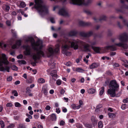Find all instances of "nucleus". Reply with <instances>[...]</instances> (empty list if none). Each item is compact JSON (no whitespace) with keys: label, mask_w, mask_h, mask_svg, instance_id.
Returning a JSON list of instances; mask_svg holds the SVG:
<instances>
[{"label":"nucleus","mask_w":128,"mask_h":128,"mask_svg":"<svg viewBox=\"0 0 128 128\" xmlns=\"http://www.w3.org/2000/svg\"><path fill=\"white\" fill-rule=\"evenodd\" d=\"M18 128H25L23 124H20L19 125Z\"/></svg>","instance_id":"obj_45"},{"label":"nucleus","mask_w":128,"mask_h":128,"mask_svg":"<svg viewBox=\"0 0 128 128\" xmlns=\"http://www.w3.org/2000/svg\"><path fill=\"white\" fill-rule=\"evenodd\" d=\"M23 56L22 55L20 54L18 56H17V58L18 59H19L20 58H22Z\"/></svg>","instance_id":"obj_59"},{"label":"nucleus","mask_w":128,"mask_h":128,"mask_svg":"<svg viewBox=\"0 0 128 128\" xmlns=\"http://www.w3.org/2000/svg\"><path fill=\"white\" fill-rule=\"evenodd\" d=\"M12 79V78L11 76H9L7 78V80L8 81H11Z\"/></svg>","instance_id":"obj_48"},{"label":"nucleus","mask_w":128,"mask_h":128,"mask_svg":"<svg viewBox=\"0 0 128 128\" xmlns=\"http://www.w3.org/2000/svg\"><path fill=\"white\" fill-rule=\"evenodd\" d=\"M106 19V16H101L99 20H98L96 18H94V19L96 22H98L99 21H101V20H105Z\"/></svg>","instance_id":"obj_20"},{"label":"nucleus","mask_w":128,"mask_h":128,"mask_svg":"<svg viewBox=\"0 0 128 128\" xmlns=\"http://www.w3.org/2000/svg\"><path fill=\"white\" fill-rule=\"evenodd\" d=\"M56 84L58 86L60 85L61 84V80L59 79L57 80L56 81Z\"/></svg>","instance_id":"obj_43"},{"label":"nucleus","mask_w":128,"mask_h":128,"mask_svg":"<svg viewBox=\"0 0 128 128\" xmlns=\"http://www.w3.org/2000/svg\"><path fill=\"white\" fill-rule=\"evenodd\" d=\"M6 24L8 26H10L11 25V22L9 20H7L6 22Z\"/></svg>","instance_id":"obj_52"},{"label":"nucleus","mask_w":128,"mask_h":128,"mask_svg":"<svg viewBox=\"0 0 128 128\" xmlns=\"http://www.w3.org/2000/svg\"><path fill=\"white\" fill-rule=\"evenodd\" d=\"M15 126L14 124H10L8 127H9V128H13Z\"/></svg>","instance_id":"obj_54"},{"label":"nucleus","mask_w":128,"mask_h":128,"mask_svg":"<svg viewBox=\"0 0 128 128\" xmlns=\"http://www.w3.org/2000/svg\"><path fill=\"white\" fill-rule=\"evenodd\" d=\"M2 56H0V70L1 71H4L6 70L8 72H10V67L7 66H5L4 67L2 66L3 64L6 65H8L9 62L7 60V58L6 55L4 54H2Z\"/></svg>","instance_id":"obj_6"},{"label":"nucleus","mask_w":128,"mask_h":128,"mask_svg":"<svg viewBox=\"0 0 128 128\" xmlns=\"http://www.w3.org/2000/svg\"><path fill=\"white\" fill-rule=\"evenodd\" d=\"M0 124L1 125V128H4V122L2 120L0 121Z\"/></svg>","instance_id":"obj_34"},{"label":"nucleus","mask_w":128,"mask_h":128,"mask_svg":"<svg viewBox=\"0 0 128 128\" xmlns=\"http://www.w3.org/2000/svg\"><path fill=\"white\" fill-rule=\"evenodd\" d=\"M91 120L92 122H94L95 121V118L94 117H92Z\"/></svg>","instance_id":"obj_64"},{"label":"nucleus","mask_w":128,"mask_h":128,"mask_svg":"<svg viewBox=\"0 0 128 128\" xmlns=\"http://www.w3.org/2000/svg\"><path fill=\"white\" fill-rule=\"evenodd\" d=\"M119 18L120 19H122L123 24L125 26H126L128 28V23L127 21L125 19H124L121 16H119Z\"/></svg>","instance_id":"obj_19"},{"label":"nucleus","mask_w":128,"mask_h":128,"mask_svg":"<svg viewBox=\"0 0 128 128\" xmlns=\"http://www.w3.org/2000/svg\"><path fill=\"white\" fill-rule=\"evenodd\" d=\"M84 12L88 15H91L92 14L91 12L88 10H86L84 11Z\"/></svg>","instance_id":"obj_38"},{"label":"nucleus","mask_w":128,"mask_h":128,"mask_svg":"<svg viewBox=\"0 0 128 128\" xmlns=\"http://www.w3.org/2000/svg\"><path fill=\"white\" fill-rule=\"evenodd\" d=\"M21 41L20 40H18L16 41V43L12 46V48L14 49L18 48L21 44Z\"/></svg>","instance_id":"obj_14"},{"label":"nucleus","mask_w":128,"mask_h":128,"mask_svg":"<svg viewBox=\"0 0 128 128\" xmlns=\"http://www.w3.org/2000/svg\"><path fill=\"white\" fill-rule=\"evenodd\" d=\"M102 107V104H99L97 106L96 108L97 109H99L100 108H101Z\"/></svg>","instance_id":"obj_53"},{"label":"nucleus","mask_w":128,"mask_h":128,"mask_svg":"<svg viewBox=\"0 0 128 128\" xmlns=\"http://www.w3.org/2000/svg\"><path fill=\"white\" fill-rule=\"evenodd\" d=\"M116 53L115 52H111L110 53V56H113L116 54Z\"/></svg>","instance_id":"obj_56"},{"label":"nucleus","mask_w":128,"mask_h":128,"mask_svg":"<svg viewBox=\"0 0 128 128\" xmlns=\"http://www.w3.org/2000/svg\"><path fill=\"white\" fill-rule=\"evenodd\" d=\"M120 2L122 4V8L128 9V0H121Z\"/></svg>","instance_id":"obj_12"},{"label":"nucleus","mask_w":128,"mask_h":128,"mask_svg":"<svg viewBox=\"0 0 128 128\" xmlns=\"http://www.w3.org/2000/svg\"><path fill=\"white\" fill-rule=\"evenodd\" d=\"M65 123V122L63 120H62L60 121V122L59 124L60 126H63L64 125Z\"/></svg>","instance_id":"obj_42"},{"label":"nucleus","mask_w":128,"mask_h":128,"mask_svg":"<svg viewBox=\"0 0 128 128\" xmlns=\"http://www.w3.org/2000/svg\"><path fill=\"white\" fill-rule=\"evenodd\" d=\"M23 47L26 49V50L24 52V54L26 55H30V51L29 46L28 45H24L23 46Z\"/></svg>","instance_id":"obj_13"},{"label":"nucleus","mask_w":128,"mask_h":128,"mask_svg":"<svg viewBox=\"0 0 128 128\" xmlns=\"http://www.w3.org/2000/svg\"><path fill=\"white\" fill-rule=\"evenodd\" d=\"M18 62L19 63H20V64H26V61L25 60H18Z\"/></svg>","instance_id":"obj_35"},{"label":"nucleus","mask_w":128,"mask_h":128,"mask_svg":"<svg viewBox=\"0 0 128 128\" xmlns=\"http://www.w3.org/2000/svg\"><path fill=\"white\" fill-rule=\"evenodd\" d=\"M56 112L58 114H59L60 112V110L59 108H56Z\"/></svg>","instance_id":"obj_62"},{"label":"nucleus","mask_w":128,"mask_h":128,"mask_svg":"<svg viewBox=\"0 0 128 128\" xmlns=\"http://www.w3.org/2000/svg\"><path fill=\"white\" fill-rule=\"evenodd\" d=\"M119 40L122 42H126L128 40V33L124 32L121 34L117 36Z\"/></svg>","instance_id":"obj_9"},{"label":"nucleus","mask_w":128,"mask_h":128,"mask_svg":"<svg viewBox=\"0 0 128 128\" xmlns=\"http://www.w3.org/2000/svg\"><path fill=\"white\" fill-rule=\"evenodd\" d=\"M50 108L51 107L50 106L48 105H47L46 106L45 108V109L47 110H49L50 109Z\"/></svg>","instance_id":"obj_57"},{"label":"nucleus","mask_w":128,"mask_h":128,"mask_svg":"<svg viewBox=\"0 0 128 128\" xmlns=\"http://www.w3.org/2000/svg\"><path fill=\"white\" fill-rule=\"evenodd\" d=\"M34 2L35 4L34 6V8L38 11L42 16L48 13V8L44 4L42 0H35Z\"/></svg>","instance_id":"obj_4"},{"label":"nucleus","mask_w":128,"mask_h":128,"mask_svg":"<svg viewBox=\"0 0 128 128\" xmlns=\"http://www.w3.org/2000/svg\"><path fill=\"white\" fill-rule=\"evenodd\" d=\"M50 21L52 23H54L55 22V21L54 18H50Z\"/></svg>","instance_id":"obj_55"},{"label":"nucleus","mask_w":128,"mask_h":128,"mask_svg":"<svg viewBox=\"0 0 128 128\" xmlns=\"http://www.w3.org/2000/svg\"><path fill=\"white\" fill-rule=\"evenodd\" d=\"M104 88L103 87H102L101 88V90L99 94L100 95H102L104 92Z\"/></svg>","instance_id":"obj_30"},{"label":"nucleus","mask_w":128,"mask_h":128,"mask_svg":"<svg viewBox=\"0 0 128 128\" xmlns=\"http://www.w3.org/2000/svg\"><path fill=\"white\" fill-rule=\"evenodd\" d=\"M72 108L74 110L78 109L80 108V106H76L75 104H73L71 105Z\"/></svg>","instance_id":"obj_26"},{"label":"nucleus","mask_w":128,"mask_h":128,"mask_svg":"<svg viewBox=\"0 0 128 128\" xmlns=\"http://www.w3.org/2000/svg\"><path fill=\"white\" fill-rule=\"evenodd\" d=\"M62 2H64L66 0H60ZM70 3L74 4L88 5L90 4L88 2H86L84 0H70Z\"/></svg>","instance_id":"obj_8"},{"label":"nucleus","mask_w":128,"mask_h":128,"mask_svg":"<svg viewBox=\"0 0 128 128\" xmlns=\"http://www.w3.org/2000/svg\"><path fill=\"white\" fill-rule=\"evenodd\" d=\"M56 72V70H53L50 72V75L52 78L54 79V78H57L58 75Z\"/></svg>","instance_id":"obj_16"},{"label":"nucleus","mask_w":128,"mask_h":128,"mask_svg":"<svg viewBox=\"0 0 128 128\" xmlns=\"http://www.w3.org/2000/svg\"><path fill=\"white\" fill-rule=\"evenodd\" d=\"M108 116L110 118H113L115 117L116 115L114 114L109 113L108 114Z\"/></svg>","instance_id":"obj_27"},{"label":"nucleus","mask_w":128,"mask_h":128,"mask_svg":"<svg viewBox=\"0 0 128 128\" xmlns=\"http://www.w3.org/2000/svg\"><path fill=\"white\" fill-rule=\"evenodd\" d=\"M3 9L6 11H8L10 9V7L9 6L7 5H5L4 6L2 7Z\"/></svg>","instance_id":"obj_25"},{"label":"nucleus","mask_w":128,"mask_h":128,"mask_svg":"<svg viewBox=\"0 0 128 128\" xmlns=\"http://www.w3.org/2000/svg\"><path fill=\"white\" fill-rule=\"evenodd\" d=\"M38 82L39 83L42 84L45 82V80L44 78H40L38 80Z\"/></svg>","instance_id":"obj_29"},{"label":"nucleus","mask_w":128,"mask_h":128,"mask_svg":"<svg viewBox=\"0 0 128 128\" xmlns=\"http://www.w3.org/2000/svg\"><path fill=\"white\" fill-rule=\"evenodd\" d=\"M75 40L73 39L70 41L67 40L66 41H64L60 40H58L57 42V44L55 46V48L53 50L52 47H50L48 49V52L47 54L50 56L53 55L54 53H57L60 51V47L61 45L62 44V53L65 54L66 56H69L71 54V53L68 52L67 50L71 47V44L73 40Z\"/></svg>","instance_id":"obj_1"},{"label":"nucleus","mask_w":128,"mask_h":128,"mask_svg":"<svg viewBox=\"0 0 128 128\" xmlns=\"http://www.w3.org/2000/svg\"><path fill=\"white\" fill-rule=\"evenodd\" d=\"M123 102L124 103H127L128 102V98H127L123 100Z\"/></svg>","instance_id":"obj_50"},{"label":"nucleus","mask_w":128,"mask_h":128,"mask_svg":"<svg viewBox=\"0 0 128 128\" xmlns=\"http://www.w3.org/2000/svg\"><path fill=\"white\" fill-rule=\"evenodd\" d=\"M98 126L99 128H102L103 126L102 123L101 121H100L98 122Z\"/></svg>","instance_id":"obj_36"},{"label":"nucleus","mask_w":128,"mask_h":128,"mask_svg":"<svg viewBox=\"0 0 128 128\" xmlns=\"http://www.w3.org/2000/svg\"><path fill=\"white\" fill-rule=\"evenodd\" d=\"M79 105H78V106H80V108L81 106H82L83 104V102L82 100H79Z\"/></svg>","instance_id":"obj_46"},{"label":"nucleus","mask_w":128,"mask_h":128,"mask_svg":"<svg viewBox=\"0 0 128 128\" xmlns=\"http://www.w3.org/2000/svg\"><path fill=\"white\" fill-rule=\"evenodd\" d=\"M84 71V70L82 68H77L76 69V71L80 72H82Z\"/></svg>","instance_id":"obj_28"},{"label":"nucleus","mask_w":128,"mask_h":128,"mask_svg":"<svg viewBox=\"0 0 128 128\" xmlns=\"http://www.w3.org/2000/svg\"><path fill=\"white\" fill-rule=\"evenodd\" d=\"M92 48L95 52L98 53L104 52L106 50H110L112 51H114L116 50V47L112 46H107L104 48H100L98 47L92 46Z\"/></svg>","instance_id":"obj_7"},{"label":"nucleus","mask_w":128,"mask_h":128,"mask_svg":"<svg viewBox=\"0 0 128 128\" xmlns=\"http://www.w3.org/2000/svg\"><path fill=\"white\" fill-rule=\"evenodd\" d=\"M78 32L76 30H72L69 32V35L70 36H74L77 34Z\"/></svg>","instance_id":"obj_17"},{"label":"nucleus","mask_w":128,"mask_h":128,"mask_svg":"<svg viewBox=\"0 0 128 128\" xmlns=\"http://www.w3.org/2000/svg\"><path fill=\"white\" fill-rule=\"evenodd\" d=\"M127 105L126 104H122L121 106V108L123 110H124L127 108Z\"/></svg>","instance_id":"obj_31"},{"label":"nucleus","mask_w":128,"mask_h":128,"mask_svg":"<svg viewBox=\"0 0 128 128\" xmlns=\"http://www.w3.org/2000/svg\"><path fill=\"white\" fill-rule=\"evenodd\" d=\"M15 106L16 107H20L21 106V104L18 102H16L14 103Z\"/></svg>","instance_id":"obj_33"},{"label":"nucleus","mask_w":128,"mask_h":128,"mask_svg":"<svg viewBox=\"0 0 128 128\" xmlns=\"http://www.w3.org/2000/svg\"><path fill=\"white\" fill-rule=\"evenodd\" d=\"M51 120L52 121H55L56 120V114H52L49 116Z\"/></svg>","instance_id":"obj_21"},{"label":"nucleus","mask_w":128,"mask_h":128,"mask_svg":"<svg viewBox=\"0 0 128 128\" xmlns=\"http://www.w3.org/2000/svg\"><path fill=\"white\" fill-rule=\"evenodd\" d=\"M86 126L88 128H91L92 127V126L91 125L87 124L86 125Z\"/></svg>","instance_id":"obj_60"},{"label":"nucleus","mask_w":128,"mask_h":128,"mask_svg":"<svg viewBox=\"0 0 128 128\" xmlns=\"http://www.w3.org/2000/svg\"><path fill=\"white\" fill-rule=\"evenodd\" d=\"M58 14L60 15L64 16H68V15L67 12L64 8H62L59 10Z\"/></svg>","instance_id":"obj_11"},{"label":"nucleus","mask_w":128,"mask_h":128,"mask_svg":"<svg viewBox=\"0 0 128 128\" xmlns=\"http://www.w3.org/2000/svg\"><path fill=\"white\" fill-rule=\"evenodd\" d=\"M87 91L88 92L89 94H94L96 90L92 88H90L88 89Z\"/></svg>","instance_id":"obj_23"},{"label":"nucleus","mask_w":128,"mask_h":128,"mask_svg":"<svg viewBox=\"0 0 128 128\" xmlns=\"http://www.w3.org/2000/svg\"><path fill=\"white\" fill-rule=\"evenodd\" d=\"M119 85L116 80H111L109 85V88L108 90V94L112 97H114L116 95V92L118 91L119 89Z\"/></svg>","instance_id":"obj_5"},{"label":"nucleus","mask_w":128,"mask_h":128,"mask_svg":"<svg viewBox=\"0 0 128 128\" xmlns=\"http://www.w3.org/2000/svg\"><path fill=\"white\" fill-rule=\"evenodd\" d=\"M72 64L71 62H69L66 63L65 64L67 66H70L72 65Z\"/></svg>","instance_id":"obj_44"},{"label":"nucleus","mask_w":128,"mask_h":128,"mask_svg":"<svg viewBox=\"0 0 128 128\" xmlns=\"http://www.w3.org/2000/svg\"><path fill=\"white\" fill-rule=\"evenodd\" d=\"M92 34V31L86 33L84 32H81L80 33V35L84 37H88L91 36Z\"/></svg>","instance_id":"obj_15"},{"label":"nucleus","mask_w":128,"mask_h":128,"mask_svg":"<svg viewBox=\"0 0 128 128\" xmlns=\"http://www.w3.org/2000/svg\"><path fill=\"white\" fill-rule=\"evenodd\" d=\"M26 92L27 94H29L31 92V90L29 87H28L26 88Z\"/></svg>","instance_id":"obj_37"},{"label":"nucleus","mask_w":128,"mask_h":128,"mask_svg":"<svg viewBox=\"0 0 128 128\" xmlns=\"http://www.w3.org/2000/svg\"><path fill=\"white\" fill-rule=\"evenodd\" d=\"M65 92L64 90L62 88L60 91V94H63Z\"/></svg>","instance_id":"obj_58"},{"label":"nucleus","mask_w":128,"mask_h":128,"mask_svg":"<svg viewBox=\"0 0 128 128\" xmlns=\"http://www.w3.org/2000/svg\"><path fill=\"white\" fill-rule=\"evenodd\" d=\"M88 42L90 44H88L78 39L74 40H72L71 44V47L73 48L74 50H76L79 48L82 51L87 52L90 51V47L92 48V46L96 44V41H88Z\"/></svg>","instance_id":"obj_3"},{"label":"nucleus","mask_w":128,"mask_h":128,"mask_svg":"<svg viewBox=\"0 0 128 128\" xmlns=\"http://www.w3.org/2000/svg\"><path fill=\"white\" fill-rule=\"evenodd\" d=\"M117 24L120 28H121L122 27V26L120 25V23L119 22H118Z\"/></svg>","instance_id":"obj_63"},{"label":"nucleus","mask_w":128,"mask_h":128,"mask_svg":"<svg viewBox=\"0 0 128 128\" xmlns=\"http://www.w3.org/2000/svg\"><path fill=\"white\" fill-rule=\"evenodd\" d=\"M42 92L45 95H46L48 93L47 88L45 87H44L42 88Z\"/></svg>","instance_id":"obj_24"},{"label":"nucleus","mask_w":128,"mask_h":128,"mask_svg":"<svg viewBox=\"0 0 128 128\" xmlns=\"http://www.w3.org/2000/svg\"><path fill=\"white\" fill-rule=\"evenodd\" d=\"M116 46L120 47H122L125 49L128 48V45L126 44H124L122 42H120L112 46L116 47V50H115L116 49Z\"/></svg>","instance_id":"obj_10"},{"label":"nucleus","mask_w":128,"mask_h":128,"mask_svg":"<svg viewBox=\"0 0 128 128\" xmlns=\"http://www.w3.org/2000/svg\"><path fill=\"white\" fill-rule=\"evenodd\" d=\"M113 32L112 31L110 30L108 31V36H111Z\"/></svg>","instance_id":"obj_49"},{"label":"nucleus","mask_w":128,"mask_h":128,"mask_svg":"<svg viewBox=\"0 0 128 128\" xmlns=\"http://www.w3.org/2000/svg\"><path fill=\"white\" fill-rule=\"evenodd\" d=\"M12 68L13 70H18V68L14 65L12 66Z\"/></svg>","instance_id":"obj_39"},{"label":"nucleus","mask_w":128,"mask_h":128,"mask_svg":"<svg viewBox=\"0 0 128 128\" xmlns=\"http://www.w3.org/2000/svg\"><path fill=\"white\" fill-rule=\"evenodd\" d=\"M26 116L28 117V118L29 119H32V116L29 114H26Z\"/></svg>","instance_id":"obj_61"},{"label":"nucleus","mask_w":128,"mask_h":128,"mask_svg":"<svg viewBox=\"0 0 128 128\" xmlns=\"http://www.w3.org/2000/svg\"><path fill=\"white\" fill-rule=\"evenodd\" d=\"M26 4L24 2H21L20 6V8H23L26 6Z\"/></svg>","instance_id":"obj_32"},{"label":"nucleus","mask_w":128,"mask_h":128,"mask_svg":"<svg viewBox=\"0 0 128 128\" xmlns=\"http://www.w3.org/2000/svg\"><path fill=\"white\" fill-rule=\"evenodd\" d=\"M62 111L64 112H67V109L66 108L64 107H63L62 108Z\"/></svg>","instance_id":"obj_51"},{"label":"nucleus","mask_w":128,"mask_h":128,"mask_svg":"<svg viewBox=\"0 0 128 128\" xmlns=\"http://www.w3.org/2000/svg\"><path fill=\"white\" fill-rule=\"evenodd\" d=\"M12 104L10 102H8L6 104V106L7 107H11L12 106Z\"/></svg>","instance_id":"obj_47"},{"label":"nucleus","mask_w":128,"mask_h":128,"mask_svg":"<svg viewBox=\"0 0 128 128\" xmlns=\"http://www.w3.org/2000/svg\"><path fill=\"white\" fill-rule=\"evenodd\" d=\"M25 40L26 42H30L32 48L36 52V54H34L33 56L34 60H36L39 59L41 56H44V53L41 50L43 47L42 42V40H38L36 43L34 39L32 37H27Z\"/></svg>","instance_id":"obj_2"},{"label":"nucleus","mask_w":128,"mask_h":128,"mask_svg":"<svg viewBox=\"0 0 128 128\" xmlns=\"http://www.w3.org/2000/svg\"><path fill=\"white\" fill-rule=\"evenodd\" d=\"M99 66V64L98 63H94L91 64L90 66V69L94 68H97Z\"/></svg>","instance_id":"obj_18"},{"label":"nucleus","mask_w":128,"mask_h":128,"mask_svg":"<svg viewBox=\"0 0 128 128\" xmlns=\"http://www.w3.org/2000/svg\"><path fill=\"white\" fill-rule=\"evenodd\" d=\"M79 24L80 25L82 26H89L90 25L91 23L90 22H84L82 21H81L79 22Z\"/></svg>","instance_id":"obj_22"},{"label":"nucleus","mask_w":128,"mask_h":128,"mask_svg":"<svg viewBox=\"0 0 128 128\" xmlns=\"http://www.w3.org/2000/svg\"><path fill=\"white\" fill-rule=\"evenodd\" d=\"M11 31L12 33L13 34V35L14 36H16V32L14 30H11Z\"/></svg>","instance_id":"obj_40"},{"label":"nucleus","mask_w":128,"mask_h":128,"mask_svg":"<svg viewBox=\"0 0 128 128\" xmlns=\"http://www.w3.org/2000/svg\"><path fill=\"white\" fill-rule=\"evenodd\" d=\"M12 94H14V96H18V94L16 91L14 90L12 92Z\"/></svg>","instance_id":"obj_41"}]
</instances>
